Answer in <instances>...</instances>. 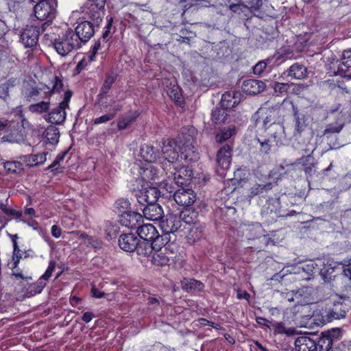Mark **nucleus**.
<instances>
[{
    "label": "nucleus",
    "instance_id": "nucleus-63",
    "mask_svg": "<svg viewBox=\"0 0 351 351\" xmlns=\"http://www.w3.org/2000/svg\"><path fill=\"white\" fill-rule=\"evenodd\" d=\"M325 334L328 335L331 341L333 343V341L337 340L341 336V330L338 328H332L326 331Z\"/></svg>",
    "mask_w": 351,
    "mask_h": 351
},
{
    "label": "nucleus",
    "instance_id": "nucleus-8",
    "mask_svg": "<svg viewBox=\"0 0 351 351\" xmlns=\"http://www.w3.org/2000/svg\"><path fill=\"white\" fill-rule=\"evenodd\" d=\"M297 145L295 148L306 154L312 155L316 149V143L312 142V132H304L300 134H294Z\"/></svg>",
    "mask_w": 351,
    "mask_h": 351
},
{
    "label": "nucleus",
    "instance_id": "nucleus-3",
    "mask_svg": "<svg viewBox=\"0 0 351 351\" xmlns=\"http://www.w3.org/2000/svg\"><path fill=\"white\" fill-rule=\"evenodd\" d=\"M136 232L143 240L152 242L155 248L162 249L164 247V250H167V235L159 234L156 227L152 224L141 223Z\"/></svg>",
    "mask_w": 351,
    "mask_h": 351
},
{
    "label": "nucleus",
    "instance_id": "nucleus-58",
    "mask_svg": "<svg viewBox=\"0 0 351 351\" xmlns=\"http://www.w3.org/2000/svg\"><path fill=\"white\" fill-rule=\"evenodd\" d=\"M130 205V203L128 199L121 198L116 201L114 208L119 213H123L124 212H128L127 210Z\"/></svg>",
    "mask_w": 351,
    "mask_h": 351
},
{
    "label": "nucleus",
    "instance_id": "nucleus-14",
    "mask_svg": "<svg viewBox=\"0 0 351 351\" xmlns=\"http://www.w3.org/2000/svg\"><path fill=\"white\" fill-rule=\"evenodd\" d=\"M319 262L322 267L319 269V275L325 282L330 283L337 279V274H335L337 267L334 264L330 263L328 260H319Z\"/></svg>",
    "mask_w": 351,
    "mask_h": 351
},
{
    "label": "nucleus",
    "instance_id": "nucleus-25",
    "mask_svg": "<svg viewBox=\"0 0 351 351\" xmlns=\"http://www.w3.org/2000/svg\"><path fill=\"white\" fill-rule=\"evenodd\" d=\"M337 69L334 71L335 75H343L351 69V49L344 51L340 61L336 62Z\"/></svg>",
    "mask_w": 351,
    "mask_h": 351
},
{
    "label": "nucleus",
    "instance_id": "nucleus-27",
    "mask_svg": "<svg viewBox=\"0 0 351 351\" xmlns=\"http://www.w3.org/2000/svg\"><path fill=\"white\" fill-rule=\"evenodd\" d=\"M347 308L344 304L338 302L335 304L333 307L330 309L326 315L328 322H331L333 319H339L343 318L346 315Z\"/></svg>",
    "mask_w": 351,
    "mask_h": 351
},
{
    "label": "nucleus",
    "instance_id": "nucleus-31",
    "mask_svg": "<svg viewBox=\"0 0 351 351\" xmlns=\"http://www.w3.org/2000/svg\"><path fill=\"white\" fill-rule=\"evenodd\" d=\"M287 75L296 80H302L307 77L306 68L299 63H295L287 70Z\"/></svg>",
    "mask_w": 351,
    "mask_h": 351
},
{
    "label": "nucleus",
    "instance_id": "nucleus-18",
    "mask_svg": "<svg viewBox=\"0 0 351 351\" xmlns=\"http://www.w3.org/2000/svg\"><path fill=\"white\" fill-rule=\"evenodd\" d=\"M282 108L281 104L278 103L271 107L267 108L266 110L267 116L263 121L264 125L266 126L268 123L271 126L280 124L279 123L282 120Z\"/></svg>",
    "mask_w": 351,
    "mask_h": 351
},
{
    "label": "nucleus",
    "instance_id": "nucleus-4",
    "mask_svg": "<svg viewBox=\"0 0 351 351\" xmlns=\"http://www.w3.org/2000/svg\"><path fill=\"white\" fill-rule=\"evenodd\" d=\"M141 189H133L136 202L141 206L156 203L160 196V191L154 186L141 185Z\"/></svg>",
    "mask_w": 351,
    "mask_h": 351
},
{
    "label": "nucleus",
    "instance_id": "nucleus-19",
    "mask_svg": "<svg viewBox=\"0 0 351 351\" xmlns=\"http://www.w3.org/2000/svg\"><path fill=\"white\" fill-rule=\"evenodd\" d=\"M139 238L132 233L122 234L119 239V247L125 252H134L138 247Z\"/></svg>",
    "mask_w": 351,
    "mask_h": 351
},
{
    "label": "nucleus",
    "instance_id": "nucleus-61",
    "mask_svg": "<svg viewBox=\"0 0 351 351\" xmlns=\"http://www.w3.org/2000/svg\"><path fill=\"white\" fill-rule=\"evenodd\" d=\"M291 84L288 83L275 82L274 85V92L278 95L286 93L289 89Z\"/></svg>",
    "mask_w": 351,
    "mask_h": 351
},
{
    "label": "nucleus",
    "instance_id": "nucleus-42",
    "mask_svg": "<svg viewBox=\"0 0 351 351\" xmlns=\"http://www.w3.org/2000/svg\"><path fill=\"white\" fill-rule=\"evenodd\" d=\"M294 112V119H295V132L294 134H300L304 131L306 128V124L304 120V115L299 114L298 108L293 106Z\"/></svg>",
    "mask_w": 351,
    "mask_h": 351
},
{
    "label": "nucleus",
    "instance_id": "nucleus-15",
    "mask_svg": "<svg viewBox=\"0 0 351 351\" xmlns=\"http://www.w3.org/2000/svg\"><path fill=\"white\" fill-rule=\"evenodd\" d=\"M280 202L278 197H269L265 204L263 206L261 215L263 216L271 215V219L275 217H280Z\"/></svg>",
    "mask_w": 351,
    "mask_h": 351
},
{
    "label": "nucleus",
    "instance_id": "nucleus-38",
    "mask_svg": "<svg viewBox=\"0 0 351 351\" xmlns=\"http://www.w3.org/2000/svg\"><path fill=\"white\" fill-rule=\"evenodd\" d=\"M199 213L194 209L189 208L182 211L180 214V219L188 224H197Z\"/></svg>",
    "mask_w": 351,
    "mask_h": 351
},
{
    "label": "nucleus",
    "instance_id": "nucleus-60",
    "mask_svg": "<svg viewBox=\"0 0 351 351\" xmlns=\"http://www.w3.org/2000/svg\"><path fill=\"white\" fill-rule=\"evenodd\" d=\"M257 140L259 142L260 145H261L260 152L263 154H268L271 150V139L265 138L263 140H260L259 138H257Z\"/></svg>",
    "mask_w": 351,
    "mask_h": 351
},
{
    "label": "nucleus",
    "instance_id": "nucleus-47",
    "mask_svg": "<svg viewBox=\"0 0 351 351\" xmlns=\"http://www.w3.org/2000/svg\"><path fill=\"white\" fill-rule=\"evenodd\" d=\"M317 348L318 347L319 351H329L332 348V342L328 337L325 332L322 333V335L318 338L316 341Z\"/></svg>",
    "mask_w": 351,
    "mask_h": 351
},
{
    "label": "nucleus",
    "instance_id": "nucleus-44",
    "mask_svg": "<svg viewBox=\"0 0 351 351\" xmlns=\"http://www.w3.org/2000/svg\"><path fill=\"white\" fill-rule=\"evenodd\" d=\"M45 136L50 144H56L58 143L60 138L59 130L54 125H50L46 129Z\"/></svg>",
    "mask_w": 351,
    "mask_h": 351
},
{
    "label": "nucleus",
    "instance_id": "nucleus-40",
    "mask_svg": "<svg viewBox=\"0 0 351 351\" xmlns=\"http://www.w3.org/2000/svg\"><path fill=\"white\" fill-rule=\"evenodd\" d=\"M224 108H215L211 113V120L215 125L223 123L227 119V112Z\"/></svg>",
    "mask_w": 351,
    "mask_h": 351
},
{
    "label": "nucleus",
    "instance_id": "nucleus-11",
    "mask_svg": "<svg viewBox=\"0 0 351 351\" xmlns=\"http://www.w3.org/2000/svg\"><path fill=\"white\" fill-rule=\"evenodd\" d=\"M173 199L180 206H189L195 202L196 194L191 189L181 188L174 192Z\"/></svg>",
    "mask_w": 351,
    "mask_h": 351
},
{
    "label": "nucleus",
    "instance_id": "nucleus-26",
    "mask_svg": "<svg viewBox=\"0 0 351 351\" xmlns=\"http://www.w3.org/2000/svg\"><path fill=\"white\" fill-rule=\"evenodd\" d=\"M66 108L59 104L58 106L54 108L47 115V120L53 124L60 125L64 122L66 119Z\"/></svg>",
    "mask_w": 351,
    "mask_h": 351
},
{
    "label": "nucleus",
    "instance_id": "nucleus-35",
    "mask_svg": "<svg viewBox=\"0 0 351 351\" xmlns=\"http://www.w3.org/2000/svg\"><path fill=\"white\" fill-rule=\"evenodd\" d=\"M47 152H42L38 154H29L23 156L27 165L34 167L43 165L47 160Z\"/></svg>",
    "mask_w": 351,
    "mask_h": 351
},
{
    "label": "nucleus",
    "instance_id": "nucleus-41",
    "mask_svg": "<svg viewBox=\"0 0 351 351\" xmlns=\"http://www.w3.org/2000/svg\"><path fill=\"white\" fill-rule=\"evenodd\" d=\"M45 90L46 89H44V86L40 88L31 87L25 93L27 101H38L40 99H44L43 97L45 95Z\"/></svg>",
    "mask_w": 351,
    "mask_h": 351
},
{
    "label": "nucleus",
    "instance_id": "nucleus-9",
    "mask_svg": "<svg viewBox=\"0 0 351 351\" xmlns=\"http://www.w3.org/2000/svg\"><path fill=\"white\" fill-rule=\"evenodd\" d=\"M160 227L162 231V234L167 235V244L170 241V233L176 232L181 227V219L176 215H170L160 221Z\"/></svg>",
    "mask_w": 351,
    "mask_h": 351
},
{
    "label": "nucleus",
    "instance_id": "nucleus-52",
    "mask_svg": "<svg viewBox=\"0 0 351 351\" xmlns=\"http://www.w3.org/2000/svg\"><path fill=\"white\" fill-rule=\"evenodd\" d=\"M141 173V179L136 180V182H141L143 180L145 182H149V180H154L156 173H153L152 168H145L143 169Z\"/></svg>",
    "mask_w": 351,
    "mask_h": 351
},
{
    "label": "nucleus",
    "instance_id": "nucleus-50",
    "mask_svg": "<svg viewBox=\"0 0 351 351\" xmlns=\"http://www.w3.org/2000/svg\"><path fill=\"white\" fill-rule=\"evenodd\" d=\"M16 84L15 79H10L5 83L0 85V97L5 99L9 97L10 89L14 87Z\"/></svg>",
    "mask_w": 351,
    "mask_h": 351
},
{
    "label": "nucleus",
    "instance_id": "nucleus-32",
    "mask_svg": "<svg viewBox=\"0 0 351 351\" xmlns=\"http://www.w3.org/2000/svg\"><path fill=\"white\" fill-rule=\"evenodd\" d=\"M237 95V93L233 91L226 92L223 94L221 99V106L226 109L236 106L239 101V97L236 96Z\"/></svg>",
    "mask_w": 351,
    "mask_h": 351
},
{
    "label": "nucleus",
    "instance_id": "nucleus-57",
    "mask_svg": "<svg viewBox=\"0 0 351 351\" xmlns=\"http://www.w3.org/2000/svg\"><path fill=\"white\" fill-rule=\"evenodd\" d=\"M22 258V254L21 252V250H13L12 256V263H8V266L9 268L14 271L17 268L19 264L20 263L21 259Z\"/></svg>",
    "mask_w": 351,
    "mask_h": 351
},
{
    "label": "nucleus",
    "instance_id": "nucleus-56",
    "mask_svg": "<svg viewBox=\"0 0 351 351\" xmlns=\"http://www.w3.org/2000/svg\"><path fill=\"white\" fill-rule=\"evenodd\" d=\"M319 267H321V265L319 260H317V262L310 261L304 265L302 267V269L308 274H313L315 271H318Z\"/></svg>",
    "mask_w": 351,
    "mask_h": 351
},
{
    "label": "nucleus",
    "instance_id": "nucleus-28",
    "mask_svg": "<svg viewBox=\"0 0 351 351\" xmlns=\"http://www.w3.org/2000/svg\"><path fill=\"white\" fill-rule=\"evenodd\" d=\"M181 285L182 289L189 293L199 292L204 288V285L201 281L194 278H184Z\"/></svg>",
    "mask_w": 351,
    "mask_h": 351
},
{
    "label": "nucleus",
    "instance_id": "nucleus-30",
    "mask_svg": "<svg viewBox=\"0 0 351 351\" xmlns=\"http://www.w3.org/2000/svg\"><path fill=\"white\" fill-rule=\"evenodd\" d=\"M88 6L86 10V14L88 16V19L92 23L99 26L102 21V10L104 8H96L95 5L87 4Z\"/></svg>",
    "mask_w": 351,
    "mask_h": 351
},
{
    "label": "nucleus",
    "instance_id": "nucleus-46",
    "mask_svg": "<svg viewBox=\"0 0 351 351\" xmlns=\"http://www.w3.org/2000/svg\"><path fill=\"white\" fill-rule=\"evenodd\" d=\"M167 93L169 97L178 106H181L184 104L181 89L178 86H173L171 87L168 90Z\"/></svg>",
    "mask_w": 351,
    "mask_h": 351
},
{
    "label": "nucleus",
    "instance_id": "nucleus-13",
    "mask_svg": "<svg viewBox=\"0 0 351 351\" xmlns=\"http://www.w3.org/2000/svg\"><path fill=\"white\" fill-rule=\"evenodd\" d=\"M176 147H178V145L174 140H168L164 142L162 147L164 158L172 166L174 165V162L180 157V154L176 151Z\"/></svg>",
    "mask_w": 351,
    "mask_h": 351
},
{
    "label": "nucleus",
    "instance_id": "nucleus-55",
    "mask_svg": "<svg viewBox=\"0 0 351 351\" xmlns=\"http://www.w3.org/2000/svg\"><path fill=\"white\" fill-rule=\"evenodd\" d=\"M337 280L343 281L345 287H351V269H343L341 274L337 275Z\"/></svg>",
    "mask_w": 351,
    "mask_h": 351
},
{
    "label": "nucleus",
    "instance_id": "nucleus-49",
    "mask_svg": "<svg viewBox=\"0 0 351 351\" xmlns=\"http://www.w3.org/2000/svg\"><path fill=\"white\" fill-rule=\"evenodd\" d=\"M50 102L41 101L36 104H31L29 106V110L34 113L42 114L46 112L49 109Z\"/></svg>",
    "mask_w": 351,
    "mask_h": 351
},
{
    "label": "nucleus",
    "instance_id": "nucleus-36",
    "mask_svg": "<svg viewBox=\"0 0 351 351\" xmlns=\"http://www.w3.org/2000/svg\"><path fill=\"white\" fill-rule=\"evenodd\" d=\"M52 87L51 88L49 86L44 85L45 95H43V98H49L53 93H59L62 88L63 83L62 79L58 76H55L52 81Z\"/></svg>",
    "mask_w": 351,
    "mask_h": 351
},
{
    "label": "nucleus",
    "instance_id": "nucleus-10",
    "mask_svg": "<svg viewBox=\"0 0 351 351\" xmlns=\"http://www.w3.org/2000/svg\"><path fill=\"white\" fill-rule=\"evenodd\" d=\"M41 27L37 25H27L21 34V40L25 47H33L38 41Z\"/></svg>",
    "mask_w": 351,
    "mask_h": 351
},
{
    "label": "nucleus",
    "instance_id": "nucleus-45",
    "mask_svg": "<svg viewBox=\"0 0 351 351\" xmlns=\"http://www.w3.org/2000/svg\"><path fill=\"white\" fill-rule=\"evenodd\" d=\"M272 130L274 132L271 135L270 139L273 138L277 145L283 144L285 139L284 128L281 124H277L271 126Z\"/></svg>",
    "mask_w": 351,
    "mask_h": 351
},
{
    "label": "nucleus",
    "instance_id": "nucleus-48",
    "mask_svg": "<svg viewBox=\"0 0 351 351\" xmlns=\"http://www.w3.org/2000/svg\"><path fill=\"white\" fill-rule=\"evenodd\" d=\"M152 262L154 265L158 266L167 265L169 263V257L167 255L166 252L160 250L156 251L152 256Z\"/></svg>",
    "mask_w": 351,
    "mask_h": 351
},
{
    "label": "nucleus",
    "instance_id": "nucleus-2",
    "mask_svg": "<svg viewBox=\"0 0 351 351\" xmlns=\"http://www.w3.org/2000/svg\"><path fill=\"white\" fill-rule=\"evenodd\" d=\"M57 3L55 0L43 1L37 3L34 8L35 17L43 21L41 25L43 32L45 30L47 25L51 24L55 19L57 10Z\"/></svg>",
    "mask_w": 351,
    "mask_h": 351
},
{
    "label": "nucleus",
    "instance_id": "nucleus-24",
    "mask_svg": "<svg viewBox=\"0 0 351 351\" xmlns=\"http://www.w3.org/2000/svg\"><path fill=\"white\" fill-rule=\"evenodd\" d=\"M180 158L186 161L193 162L199 158L198 152L194 144L179 145Z\"/></svg>",
    "mask_w": 351,
    "mask_h": 351
},
{
    "label": "nucleus",
    "instance_id": "nucleus-7",
    "mask_svg": "<svg viewBox=\"0 0 351 351\" xmlns=\"http://www.w3.org/2000/svg\"><path fill=\"white\" fill-rule=\"evenodd\" d=\"M97 27L98 25L92 23L90 21H84L79 23L74 32L77 37V41L80 42V44L87 43L93 36L95 27Z\"/></svg>",
    "mask_w": 351,
    "mask_h": 351
},
{
    "label": "nucleus",
    "instance_id": "nucleus-21",
    "mask_svg": "<svg viewBox=\"0 0 351 351\" xmlns=\"http://www.w3.org/2000/svg\"><path fill=\"white\" fill-rule=\"evenodd\" d=\"M197 132L194 127L184 128L182 129L180 135L177 141H175L179 145L194 144L195 138Z\"/></svg>",
    "mask_w": 351,
    "mask_h": 351
},
{
    "label": "nucleus",
    "instance_id": "nucleus-62",
    "mask_svg": "<svg viewBox=\"0 0 351 351\" xmlns=\"http://www.w3.org/2000/svg\"><path fill=\"white\" fill-rule=\"evenodd\" d=\"M274 332L278 334H287V335H291L293 333V330L291 328H289L288 330H286L285 324L282 322H278L274 325Z\"/></svg>",
    "mask_w": 351,
    "mask_h": 351
},
{
    "label": "nucleus",
    "instance_id": "nucleus-54",
    "mask_svg": "<svg viewBox=\"0 0 351 351\" xmlns=\"http://www.w3.org/2000/svg\"><path fill=\"white\" fill-rule=\"evenodd\" d=\"M106 238L108 240L114 238L117 235V227L110 221H106L104 225Z\"/></svg>",
    "mask_w": 351,
    "mask_h": 351
},
{
    "label": "nucleus",
    "instance_id": "nucleus-29",
    "mask_svg": "<svg viewBox=\"0 0 351 351\" xmlns=\"http://www.w3.org/2000/svg\"><path fill=\"white\" fill-rule=\"evenodd\" d=\"M140 154L142 158L147 162H154L158 157V150H155L154 146L144 144L141 147Z\"/></svg>",
    "mask_w": 351,
    "mask_h": 351
},
{
    "label": "nucleus",
    "instance_id": "nucleus-51",
    "mask_svg": "<svg viewBox=\"0 0 351 351\" xmlns=\"http://www.w3.org/2000/svg\"><path fill=\"white\" fill-rule=\"evenodd\" d=\"M4 169L9 173H16L23 169L22 164L19 161L12 160L3 162Z\"/></svg>",
    "mask_w": 351,
    "mask_h": 351
},
{
    "label": "nucleus",
    "instance_id": "nucleus-59",
    "mask_svg": "<svg viewBox=\"0 0 351 351\" xmlns=\"http://www.w3.org/2000/svg\"><path fill=\"white\" fill-rule=\"evenodd\" d=\"M241 3L252 10H258L263 5V0H240Z\"/></svg>",
    "mask_w": 351,
    "mask_h": 351
},
{
    "label": "nucleus",
    "instance_id": "nucleus-53",
    "mask_svg": "<svg viewBox=\"0 0 351 351\" xmlns=\"http://www.w3.org/2000/svg\"><path fill=\"white\" fill-rule=\"evenodd\" d=\"M24 141V137L22 134L14 133L4 135L1 138V142H10L19 143Z\"/></svg>",
    "mask_w": 351,
    "mask_h": 351
},
{
    "label": "nucleus",
    "instance_id": "nucleus-39",
    "mask_svg": "<svg viewBox=\"0 0 351 351\" xmlns=\"http://www.w3.org/2000/svg\"><path fill=\"white\" fill-rule=\"evenodd\" d=\"M273 187L271 182H267L265 184L256 183L250 189V197H253L258 195H263L267 193L268 191L271 190Z\"/></svg>",
    "mask_w": 351,
    "mask_h": 351
},
{
    "label": "nucleus",
    "instance_id": "nucleus-17",
    "mask_svg": "<svg viewBox=\"0 0 351 351\" xmlns=\"http://www.w3.org/2000/svg\"><path fill=\"white\" fill-rule=\"evenodd\" d=\"M143 208H140L143 210L145 217L150 221L161 220L164 217L163 210L158 204L153 203L142 206Z\"/></svg>",
    "mask_w": 351,
    "mask_h": 351
},
{
    "label": "nucleus",
    "instance_id": "nucleus-43",
    "mask_svg": "<svg viewBox=\"0 0 351 351\" xmlns=\"http://www.w3.org/2000/svg\"><path fill=\"white\" fill-rule=\"evenodd\" d=\"M204 227L199 224L193 225L189 230L187 239L189 243H195L199 241L203 236Z\"/></svg>",
    "mask_w": 351,
    "mask_h": 351
},
{
    "label": "nucleus",
    "instance_id": "nucleus-22",
    "mask_svg": "<svg viewBox=\"0 0 351 351\" xmlns=\"http://www.w3.org/2000/svg\"><path fill=\"white\" fill-rule=\"evenodd\" d=\"M296 351H315L317 349L316 341L307 336L298 337L295 341Z\"/></svg>",
    "mask_w": 351,
    "mask_h": 351
},
{
    "label": "nucleus",
    "instance_id": "nucleus-64",
    "mask_svg": "<svg viewBox=\"0 0 351 351\" xmlns=\"http://www.w3.org/2000/svg\"><path fill=\"white\" fill-rule=\"evenodd\" d=\"M267 62L264 60L259 61L254 67L253 72L255 75H261L266 69Z\"/></svg>",
    "mask_w": 351,
    "mask_h": 351
},
{
    "label": "nucleus",
    "instance_id": "nucleus-12",
    "mask_svg": "<svg viewBox=\"0 0 351 351\" xmlns=\"http://www.w3.org/2000/svg\"><path fill=\"white\" fill-rule=\"evenodd\" d=\"M143 221V216L136 212H124L119 215V222L121 224L130 229H138Z\"/></svg>",
    "mask_w": 351,
    "mask_h": 351
},
{
    "label": "nucleus",
    "instance_id": "nucleus-34",
    "mask_svg": "<svg viewBox=\"0 0 351 351\" xmlns=\"http://www.w3.org/2000/svg\"><path fill=\"white\" fill-rule=\"evenodd\" d=\"M154 247V245H152V242L138 239V247L135 249V251L138 255L148 256L152 253L153 250L158 251L161 250Z\"/></svg>",
    "mask_w": 351,
    "mask_h": 351
},
{
    "label": "nucleus",
    "instance_id": "nucleus-23",
    "mask_svg": "<svg viewBox=\"0 0 351 351\" xmlns=\"http://www.w3.org/2000/svg\"><path fill=\"white\" fill-rule=\"evenodd\" d=\"M117 75L114 73H109L106 75L104 82L100 88L99 93L97 96L99 104L102 102L103 99L108 93L112 84L115 82Z\"/></svg>",
    "mask_w": 351,
    "mask_h": 351
},
{
    "label": "nucleus",
    "instance_id": "nucleus-37",
    "mask_svg": "<svg viewBox=\"0 0 351 351\" xmlns=\"http://www.w3.org/2000/svg\"><path fill=\"white\" fill-rule=\"evenodd\" d=\"M236 134V128L234 125H230L223 128L215 136V141L218 143H222Z\"/></svg>",
    "mask_w": 351,
    "mask_h": 351
},
{
    "label": "nucleus",
    "instance_id": "nucleus-6",
    "mask_svg": "<svg viewBox=\"0 0 351 351\" xmlns=\"http://www.w3.org/2000/svg\"><path fill=\"white\" fill-rule=\"evenodd\" d=\"M172 169L173 171L169 172L168 178L173 180L177 186L186 185L191 180L193 172L189 167L173 165Z\"/></svg>",
    "mask_w": 351,
    "mask_h": 351
},
{
    "label": "nucleus",
    "instance_id": "nucleus-33",
    "mask_svg": "<svg viewBox=\"0 0 351 351\" xmlns=\"http://www.w3.org/2000/svg\"><path fill=\"white\" fill-rule=\"evenodd\" d=\"M300 163L303 166L306 174L312 175L315 172L317 161L312 155H306L300 158Z\"/></svg>",
    "mask_w": 351,
    "mask_h": 351
},
{
    "label": "nucleus",
    "instance_id": "nucleus-1",
    "mask_svg": "<svg viewBox=\"0 0 351 351\" xmlns=\"http://www.w3.org/2000/svg\"><path fill=\"white\" fill-rule=\"evenodd\" d=\"M77 38L74 32L68 29L65 33L51 40V43L58 54L66 56L72 51L81 47L80 42L77 41Z\"/></svg>",
    "mask_w": 351,
    "mask_h": 351
},
{
    "label": "nucleus",
    "instance_id": "nucleus-20",
    "mask_svg": "<svg viewBox=\"0 0 351 351\" xmlns=\"http://www.w3.org/2000/svg\"><path fill=\"white\" fill-rule=\"evenodd\" d=\"M265 88V84L258 80L250 79L243 82L242 90L249 95H256L263 92Z\"/></svg>",
    "mask_w": 351,
    "mask_h": 351
},
{
    "label": "nucleus",
    "instance_id": "nucleus-5",
    "mask_svg": "<svg viewBox=\"0 0 351 351\" xmlns=\"http://www.w3.org/2000/svg\"><path fill=\"white\" fill-rule=\"evenodd\" d=\"M343 127L344 123L341 121L326 125L322 136L326 141L330 149L339 148L341 146L337 136Z\"/></svg>",
    "mask_w": 351,
    "mask_h": 351
},
{
    "label": "nucleus",
    "instance_id": "nucleus-16",
    "mask_svg": "<svg viewBox=\"0 0 351 351\" xmlns=\"http://www.w3.org/2000/svg\"><path fill=\"white\" fill-rule=\"evenodd\" d=\"M232 147L229 144L223 145L217 152V162L222 170L230 167L232 158Z\"/></svg>",
    "mask_w": 351,
    "mask_h": 351
}]
</instances>
